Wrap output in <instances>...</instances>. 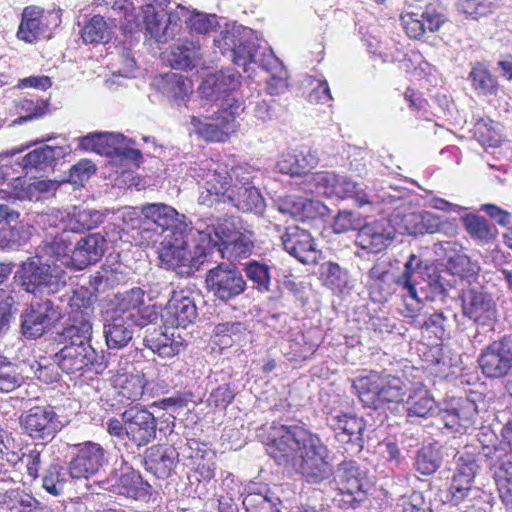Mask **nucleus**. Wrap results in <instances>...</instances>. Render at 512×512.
Segmentation results:
<instances>
[{"mask_svg":"<svg viewBox=\"0 0 512 512\" xmlns=\"http://www.w3.org/2000/svg\"><path fill=\"white\" fill-rule=\"evenodd\" d=\"M337 180V174L331 171H318L311 173L305 179L308 190L313 193L323 194L328 197L333 196L334 186Z\"/></svg>","mask_w":512,"mask_h":512,"instance_id":"nucleus-57","label":"nucleus"},{"mask_svg":"<svg viewBox=\"0 0 512 512\" xmlns=\"http://www.w3.org/2000/svg\"><path fill=\"white\" fill-rule=\"evenodd\" d=\"M476 462L471 454L460 455L457 458V473L450 485V504L457 505L467 496L475 475Z\"/></svg>","mask_w":512,"mask_h":512,"instance_id":"nucleus-31","label":"nucleus"},{"mask_svg":"<svg viewBox=\"0 0 512 512\" xmlns=\"http://www.w3.org/2000/svg\"><path fill=\"white\" fill-rule=\"evenodd\" d=\"M205 285L208 293L224 303L236 299L247 289L242 271L231 262H222L208 270Z\"/></svg>","mask_w":512,"mask_h":512,"instance_id":"nucleus-10","label":"nucleus"},{"mask_svg":"<svg viewBox=\"0 0 512 512\" xmlns=\"http://www.w3.org/2000/svg\"><path fill=\"white\" fill-rule=\"evenodd\" d=\"M252 67L253 70H250L251 75L256 67L263 69L271 75L269 80H267V91L270 95H279L285 92L288 86L287 71L271 49L265 48L262 55L258 58V63L253 64Z\"/></svg>","mask_w":512,"mask_h":512,"instance_id":"nucleus-29","label":"nucleus"},{"mask_svg":"<svg viewBox=\"0 0 512 512\" xmlns=\"http://www.w3.org/2000/svg\"><path fill=\"white\" fill-rule=\"evenodd\" d=\"M441 459L440 453L434 445L423 446L416 455V470L423 475L432 474L439 467Z\"/></svg>","mask_w":512,"mask_h":512,"instance_id":"nucleus-60","label":"nucleus"},{"mask_svg":"<svg viewBox=\"0 0 512 512\" xmlns=\"http://www.w3.org/2000/svg\"><path fill=\"white\" fill-rule=\"evenodd\" d=\"M190 124L192 130L207 141L222 142L228 137L216 116L204 118L192 116Z\"/></svg>","mask_w":512,"mask_h":512,"instance_id":"nucleus-50","label":"nucleus"},{"mask_svg":"<svg viewBox=\"0 0 512 512\" xmlns=\"http://www.w3.org/2000/svg\"><path fill=\"white\" fill-rule=\"evenodd\" d=\"M73 244L72 268L82 270L103 257L107 241L100 233H91L80 238L75 235Z\"/></svg>","mask_w":512,"mask_h":512,"instance_id":"nucleus-24","label":"nucleus"},{"mask_svg":"<svg viewBox=\"0 0 512 512\" xmlns=\"http://www.w3.org/2000/svg\"><path fill=\"white\" fill-rule=\"evenodd\" d=\"M370 294L374 301L386 302L400 287L399 276L396 277L392 272L380 264L373 265L369 272Z\"/></svg>","mask_w":512,"mask_h":512,"instance_id":"nucleus-32","label":"nucleus"},{"mask_svg":"<svg viewBox=\"0 0 512 512\" xmlns=\"http://www.w3.org/2000/svg\"><path fill=\"white\" fill-rule=\"evenodd\" d=\"M214 45L222 55H227L235 65L242 67L248 77H251L252 65L258 63V58L266 48L257 43L253 30L246 27L221 32L214 39Z\"/></svg>","mask_w":512,"mask_h":512,"instance_id":"nucleus-7","label":"nucleus"},{"mask_svg":"<svg viewBox=\"0 0 512 512\" xmlns=\"http://www.w3.org/2000/svg\"><path fill=\"white\" fill-rule=\"evenodd\" d=\"M53 361L66 374H83L98 362V353L93 347H62L53 355Z\"/></svg>","mask_w":512,"mask_h":512,"instance_id":"nucleus-22","label":"nucleus"},{"mask_svg":"<svg viewBox=\"0 0 512 512\" xmlns=\"http://www.w3.org/2000/svg\"><path fill=\"white\" fill-rule=\"evenodd\" d=\"M497 6L495 0H458L456 3L457 11L473 20L488 16Z\"/></svg>","mask_w":512,"mask_h":512,"instance_id":"nucleus-56","label":"nucleus"},{"mask_svg":"<svg viewBox=\"0 0 512 512\" xmlns=\"http://www.w3.org/2000/svg\"><path fill=\"white\" fill-rule=\"evenodd\" d=\"M189 9L177 5V7L165 12L161 10L145 11L146 31L157 43L164 44L173 39L181 30L183 17H187Z\"/></svg>","mask_w":512,"mask_h":512,"instance_id":"nucleus-14","label":"nucleus"},{"mask_svg":"<svg viewBox=\"0 0 512 512\" xmlns=\"http://www.w3.org/2000/svg\"><path fill=\"white\" fill-rule=\"evenodd\" d=\"M234 188L226 204H230L238 211L263 215L266 202L260 190L255 186V180L262 175L259 169L250 165H239L233 168Z\"/></svg>","mask_w":512,"mask_h":512,"instance_id":"nucleus-9","label":"nucleus"},{"mask_svg":"<svg viewBox=\"0 0 512 512\" xmlns=\"http://www.w3.org/2000/svg\"><path fill=\"white\" fill-rule=\"evenodd\" d=\"M407 416L412 417H426L435 408V400L425 388H418L413 390L405 402Z\"/></svg>","mask_w":512,"mask_h":512,"instance_id":"nucleus-48","label":"nucleus"},{"mask_svg":"<svg viewBox=\"0 0 512 512\" xmlns=\"http://www.w3.org/2000/svg\"><path fill=\"white\" fill-rule=\"evenodd\" d=\"M211 236L201 226L195 230L173 232L161 242L159 259L166 269L181 277L190 276L209 255Z\"/></svg>","mask_w":512,"mask_h":512,"instance_id":"nucleus-3","label":"nucleus"},{"mask_svg":"<svg viewBox=\"0 0 512 512\" xmlns=\"http://www.w3.org/2000/svg\"><path fill=\"white\" fill-rule=\"evenodd\" d=\"M62 310L50 298L32 301L20 315L21 333L26 339L42 337L61 319Z\"/></svg>","mask_w":512,"mask_h":512,"instance_id":"nucleus-11","label":"nucleus"},{"mask_svg":"<svg viewBox=\"0 0 512 512\" xmlns=\"http://www.w3.org/2000/svg\"><path fill=\"white\" fill-rule=\"evenodd\" d=\"M72 478L71 467L60 464H52L46 470L42 486L51 495L58 496L63 493L64 487Z\"/></svg>","mask_w":512,"mask_h":512,"instance_id":"nucleus-49","label":"nucleus"},{"mask_svg":"<svg viewBox=\"0 0 512 512\" xmlns=\"http://www.w3.org/2000/svg\"><path fill=\"white\" fill-rule=\"evenodd\" d=\"M145 347L152 350L162 358H171L178 355L183 349L181 338L175 339L167 333L156 328H147L143 338Z\"/></svg>","mask_w":512,"mask_h":512,"instance_id":"nucleus-39","label":"nucleus"},{"mask_svg":"<svg viewBox=\"0 0 512 512\" xmlns=\"http://www.w3.org/2000/svg\"><path fill=\"white\" fill-rule=\"evenodd\" d=\"M45 32L42 22V10L36 7H26L17 31V37L26 43L35 42Z\"/></svg>","mask_w":512,"mask_h":512,"instance_id":"nucleus-42","label":"nucleus"},{"mask_svg":"<svg viewBox=\"0 0 512 512\" xmlns=\"http://www.w3.org/2000/svg\"><path fill=\"white\" fill-rule=\"evenodd\" d=\"M245 107L242 101L235 98V96L228 95L227 99L223 101L221 107L216 115L221 126L227 135L234 133L239 123L237 118L244 112Z\"/></svg>","mask_w":512,"mask_h":512,"instance_id":"nucleus-47","label":"nucleus"},{"mask_svg":"<svg viewBox=\"0 0 512 512\" xmlns=\"http://www.w3.org/2000/svg\"><path fill=\"white\" fill-rule=\"evenodd\" d=\"M121 417L126 425L127 438L138 447L146 446L156 438V418L146 407L131 406Z\"/></svg>","mask_w":512,"mask_h":512,"instance_id":"nucleus-17","label":"nucleus"},{"mask_svg":"<svg viewBox=\"0 0 512 512\" xmlns=\"http://www.w3.org/2000/svg\"><path fill=\"white\" fill-rule=\"evenodd\" d=\"M18 366L5 358L0 357V392L9 393L20 387L23 383Z\"/></svg>","mask_w":512,"mask_h":512,"instance_id":"nucleus-58","label":"nucleus"},{"mask_svg":"<svg viewBox=\"0 0 512 512\" xmlns=\"http://www.w3.org/2000/svg\"><path fill=\"white\" fill-rule=\"evenodd\" d=\"M48 106V101L43 99L37 100L36 102L30 99L21 100L19 107L21 110L25 111L27 115L15 119L14 124H23L27 121L43 117L48 112Z\"/></svg>","mask_w":512,"mask_h":512,"instance_id":"nucleus-63","label":"nucleus"},{"mask_svg":"<svg viewBox=\"0 0 512 512\" xmlns=\"http://www.w3.org/2000/svg\"><path fill=\"white\" fill-rule=\"evenodd\" d=\"M333 196L340 199L351 198L358 207L372 202L371 196L365 191L363 184L356 183L345 176L337 175Z\"/></svg>","mask_w":512,"mask_h":512,"instance_id":"nucleus-46","label":"nucleus"},{"mask_svg":"<svg viewBox=\"0 0 512 512\" xmlns=\"http://www.w3.org/2000/svg\"><path fill=\"white\" fill-rule=\"evenodd\" d=\"M399 281L401 289L406 291L407 296L419 303L418 289H424L422 284L426 283V277L422 261L415 254H411L407 259Z\"/></svg>","mask_w":512,"mask_h":512,"instance_id":"nucleus-37","label":"nucleus"},{"mask_svg":"<svg viewBox=\"0 0 512 512\" xmlns=\"http://www.w3.org/2000/svg\"><path fill=\"white\" fill-rule=\"evenodd\" d=\"M479 269L477 263L472 262L466 254L456 251L450 254V275L458 276L461 281L470 284L476 279Z\"/></svg>","mask_w":512,"mask_h":512,"instance_id":"nucleus-54","label":"nucleus"},{"mask_svg":"<svg viewBox=\"0 0 512 512\" xmlns=\"http://www.w3.org/2000/svg\"><path fill=\"white\" fill-rule=\"evenodd\" d=\"M201 46L198 41H184L171 47L167 61L174 69L191 70L201 60Z\"/></svg>","mask_w":512,"mask_h":512,"instance_id":"nucleus-40","label":"nucleus"},{"mask_svg":"<svg viewBox=\"0 0 512 512\" xmlns=\"http://www.w3.org/2000/svg\"><path fill=\"white\" fill-rule=\"evenodd\" d=\"M421 215L420 212L400 213L393 215L391 222L394 230L401 234L421 235Z\"/></svg>","mask_w":512,"mask_h":512,"instance_id":"nucleus-61","label":"nucleus"},{"mask_svg":"<svg viewBox=\"0 0 512 512\" xmlns=\"http://www.w3.org/2000/svg\"><path fill=\"white\" fill-rule=\"evenodd\" d=\"M116 382L117 395L121 403L142 399L146 386L144 376L139 374L122 375L117 378Z\"/></svg>","mask_w":512,"mask_h":512,"instance_id":"nucleus-43","label":"nucleus"},{"mask_svg":"<svg viewBox=\"0 0 512 512\" xmlns=\"http://www.w3.org/2000/svg\"><path fill=\"white\" fill-rule=\"evenodd\" d=\"M243 270L258 292L267 293L270 291L272 276L271 267L267 263L251 260L244 265Z\"/></svg>","mask_w":512,"mask_h":512,"instance_id":"nucleus-52","label":"nucleus"},{"mask_svg":"<svg viewBox=\"0 0 512 512\" xmlns=\"http://www.w3.org/2000/svg\"><path fill=\"white\" fill-rule=\"evenodd\" d=\"M283 249L303 264L317 261L318 251L311 233L297 225L285 228L281 235Z\"/></svg>","mask_w":512,"mask_h":512,"instance_id":"nucleus-20","label":"nucleus"},{"mask_svg":"<svg viewBox=\"0 0 512 512\" xmlns=\"http://www.w3.org/2000/svg\"><path fill=\"white\" fill-rule=\"evenodd\" d=\"M187 174L196 180L201 191L199 204L217 207L226 204L234 188L233 169L229 172L213 159H203L192 163Z\"/></svg>","mask_w":512,"mask_h":512,"instance_id":"nucleus-5","label":"nucleus"},{"mask_svg":"<svg viewBox=\"0 0 512 512\" xmlns=\"http://www.w3.org/2000/svg\"><path fill=\"white\" fill-rule=\"evenodd\" d=\"M179 461V453L169 445H153L144 453V466L147 471L159 479L172 475Z\"/></svg>","mask_w":512,"mask_h":512,"instance_id":"nucleus-26","label":"nucleus"},{"mask_svg":"<svg viewBox=\"0 0 512 512\" xmlns=\"http://www.w3.org/2000/svg\"><path fill=\"white\" fill-rule=\"evenodd\" d=\"M190 32L196 34H208L218 26V17L215 14L190 11L187 17H183Z\"/></svg>","mask_w":512,"mask_h":512,"instance_id":"nucleus-59","label":"nucleus"},{"mask_svg":"<svg viewBox=\"0 0 512 512\" xmlns=\"http://www.w3.org/2000/svg\"><path fill=\"white\" fill-rule=\"evenodd\" d=\"M394 232L384 219L363 223L356 236V244L370 253H379L393 240Z\"/></svg>","mask_w":512,"mask_h":512,"instance_id":"nucleus-25","label":"nucleus"},{"mask_svg":"<svg viewBox=\"0 0 512 512\" xmlns=\"http://www.w3.org/2000/svg\"><path fill=\"white\" fill-rule=\"evenodd\" d=\"M68 153V147L43 145L28 152L22 158L21 165L26 174L34 170L45 171L52 168L56 160L63 158Z\"/></svg>","mask_w":512,"mask_h":512,"instance_id":"nucleus-34","label":"nucleus"},{"mask_svg":"<svg viewBox=\"0 0 512 512\" xmlns=\"http://www.w3.org/2000/svg\"><path fill=\"white\" fill-rule=\"evenodd\" d=\"M474 89L483 95L492 94L496 90V81L485 69L474 68L469 75Z\"/></svg>","mask_w":512,"mask_h":512,"instance_id":"nucleus-64","label":"nucleus"},{"mask_svg":"<svg viewBox=\"0 0 512 512\" xmlns=\"http://www.w3.org/2000/svg\"><path fill=\"white\" fill-rule=\"evenodd\" d=\"M473 136L483 146L499 147L503 140L502 125L490 118H479L474 124Z\"/></svg>","mask_w":512,"mask_h":512,"instance_id":"nucleus-45","label":"nucleus"},{"mask_svg":"<svg viewBox=\"0 0 512 512\" xmlns=\"http://www.w3.org/2000/svg\"><path fill=\"white\" fill-rule=\"evenodd\" d=\"M446 21L445 15L438 12L433 5H428L421 14L406 12L401 16V23L407 35L420 39L426 32L438 30Z\"/></svg>","mask_w":512,"mask_h":512,"instance_id":"nucleus-27","label":"nucleus"},{"mask_svg":"<svg viewBox=\"0 0 512 512\" xmlns=\"http://www.w3.org/2000/svg\"><path fill=\"white\" fill-rule=\"evenodd\" d=\"M81 37L87 44L105 43L111 37V29L103 16L95 15L83 26Z\"/></svg>","mask_w":512,"mask_h":512,"instance_id":"nucleus-53","label":"nucleus"},{"mask_svg":"<svg viewBox=\"0 0 512 512\" xmlns=\"http://www.w3.org/2000/svg\"><path fill=\"white\" fill-rule=\"evenodd\" d=\"M482 373L487 378H502L512 369V339L504 336L490 343L478 358Z\"/></svg>","mask_w":512,"mask_h":512,"instance_id":"nucleus-15","label":"nucleus"},{"mask_svg":"<svg viewBox=\"0 0 512 512\" xmlns=\"http://www.w3.org/2000/svg\"><path fill=\"white\" fill-rule=\"evenodd\" d=\"M154 85L177 105L185 103L192 93V82L187 77L175 72L155 78Z\"/></svg>","mask_w":512,"mask_h":512,"instance_id":"nucleus-35","label":"nucleus"},{"mask_svg":"<svg viewBox=\"0 0 512 512\" xmlns=\"http://www.w3.org/2000/svg\"><path fill=\"white\" fill-rule=\"evenodd\" d=\"M108 210H97L88 207H74L72 212L67 213V222L64 224L74 235L92 230L100 226Z\"/></svg>","mask_w":512,"mask_h":512,"instance_id":"nucleus-38","label":"nucleus"},{"mask_svg":"<svg viewBox=\"0 0 512 512\" xmlns=\"http://www.w3.org/2000/svg\"><path fill=\"white\" fill-rule=\"evenodd\" d=\"M20 286L35 297H46L62 292L67 287L68 274L57 263H50L44 255L36 254L24 261L17 271Z\"/></svg>","mask_w":512,"mask_h":512,"instance_id":"nucleus-4","label":"nucleus"},{"mask_svg":"<svg viewBox=\"0 0 512 512\" xmlns=\"http://www.w3.org/2000/svg\"><path fill=\"white\" fill-rule=\"evenodd\" d=\"M463 314L481 325H491L497 317L496 304L491 295L469 290L454 300Z\"/></svg>","mask_w":512,"mask_h":512,"instance_id":"nucleus-19","label":"nucleus"},{"mask_svg":"<svg viewBox=\"0 0 512 512\" xmlns=\"http://www.w3.org/2000/svg\"><path fill=\"white\" fill-rule=\"evenodd\" d=\"M353 388L364 406L380 409L387 403L402 401L405 384L399 377L371 371L356 378Z\"/></svg>","mask_w":512,"mask_h":512,"instance_id":"nucleus-6","label":"nucleus"},{"mask_svg":"<svg viewBox=\"0 0 512 512\" xmlns=\"http://www.w3.org/2000/svg\"><path fill=\"white\" fill-rule=\"evenodd\" d=\"M198 316L197 306L193 297L184 291L173 292L161 313L166 327L185 328L192 324Z\"/></svg>","mask_w":512,"mask_h":512,"instance_id":"nucleus-21","label":"nucleus"},{"mask_svg":"<svg viewBox=\"0 0 512 512\" xmlns=\"http://www.w3.org/2000/svg\"><path fill=\"white\" fill-rule=\"evenodd\" d=\"M123 135L113 132H93L79 138V146L87 151H93L100 155L112 157L115 145L120 143Z\"/></svg>","mask_w":512,"mask_h":512,"instance_id":"nucleus-41","label":"nucleus"},{"mask_svg":"<svg viewBox=\"0 0 512 512\" xmlns=\"http://www.w3.org/2000/svg\"><path fill=\"white\" fill-rule=\"evenodd\" d=\"M426 284L434 297H445L448 266L444 262L425 265Z\"/></svg>","mask_w":512,"mask_h":512,"instance_id":"nucleus-55","label":"nucleus"},{"mask_svg":"<svg viewBox=\"0 0 512 512\" xmlns=\"http://www.w3.org/2000/svg\"><path fill=\"white\" fill-rule=\"evenodd\" d=\"M23 432L36 440L52 439L63 428L59 415L51 406H34L19 418Z\"/></svg>","mask_w":512,"mask_h":512,"instance_id":"nucleus-12","label":"nucleus"},{"mask_svg":"<svg viewBox=\"0 0 512 512\" xmlns=\"http://www.w3.org/2000/svg\"><path fill=\"white\" fill-rule=\"evenodd\" d=\"M74 306L75 304H70L71 311L68 314V322L61 331L56 333L55 341L63 347H92V309L79 306L75 309Z\"/></svg>","mask_w":512,"mask_h":512,"instance_id":"nucleus-13","label":"nucleus"},{"mask_svg":"<svg viewBox=\"0 0 512 512\" xmlns=\"http://www.w3.org/2000/svg\"><path fill=\"white\" fill-rule=\"evenodd\" d=\"M461 220L465 230L473 240L479 243H488L496 238L497 229L485 217L467 214Z\"/></svg>","mask_w":512,"mask_h":512,"instance_id":"nucleus-44","label":"nucleus"},{"mask_svg":"<svg viewBox=\"0 0 512 512\" xmlns=\"http://www.w3.org/2000/svg\"><path fill=\"white\" fill-rule=\"evenodd\" d=\"M141 214L146 218L147 227L144 229L150 233L154 226L162 234L165 231L173 232L188 231L192 228L186 223V217L177 212L172 206L164 203H146L141 206Z\"/></svg>","mask_w":512,"mask_h":512,"instance_id":"nucleus-18","label":"nucleus"},{"mask_svg":"<svg viewBox=\"0 0 512 512\" xmlns=\"http://www.w3.org/2000/svg\"><path fill=\"white\" fill-rule=\"evenodd\" d=\"M144 291L135 287L125 292L107 313L103 332L109 349H122L132 340L135 327L144 328L158 319L155 305L145 304Z\"/></svg>","mask_w":512,"mask_h":512,"instance_id":"nucleus-2","label":"nucleus"},{"mask_svg":"<svg viewBox=\"0 0 512 512\" xmlns=\"http://www.w3.org/2000/svg\"><path fill=\"white\" fill-rule=\"evenodd\" d=\"M266 451L279 465L290 464L310 484H320L333 475L328 447L303 426L271 427Z\"/></svg>","mask_w":512,"mask_h":512,"instance_id":"nucleus-1","label":"nucleus"},{"mask_svg":"<svg viewBox=\"0 0 512 512\" xmlns=\"http://www.w3.org/2000/svg\"><path fill=\"white\" fill-rule=\"evenodd\" d=\"M365 219L355 211L342 210L335 216L332 228L337 234L347 233L349 231L360 230Z\"/></svg>","mask_w":512,"mask_h":512,"instance_id":"nucleus-62","label":"nucleus"},{"mask_svg":"<svg viewBox=\"0 0 512 512\" xmlns=\"http://www.w3.org/2000/svg\"><path fill=\"white\" fill-rule=\"evenodd\" d=\"M320 275L324 285L333 291L342 292L349 287V273L338 263L327 261L320 266Z\"/></svg>","mask_w":512,"mask_h":512,"instance_id":"nucleus-51","label":"nucleus"},{"mask_svg":"<svg viewBox=\"0 0 512 512\" xmlns=\"http://www.w3.org/2000/svg\"><path fill=\"white\" fill-rule=\"evenodd\" d=\"M278 210L301 221L314 220L328 213L327 206L321 201L294 196H287L280 200Z\"/></svg>","mask_w":512,"mask_h":512,"instance_id":"nucleus-28","label":"nucleus"},{"mask_svg":"<svg viewBox=\"0 0 512 512\" xmlns=\"http://www.w3.org/2000/svg\"><path fill=\"white\" fill-rule=\"evenodd\" d=\"M242 496V504L247 512H280L279 498L266 486L249 485Z\"/></svg>","mask_w":512,"mask_h":512,"instance_id":"nucleus-36","label":"nucleus"},{"mask_svg":"<svg viewBox=\"0 0 512 512\" xmlns=\"http://www.w3.org/2000/svg\"><path fill=\"white\" fill-rule=\"evenodd\" d=\"M235 223L226 220L207 224L204 231L211 236L209 254L216 249L222 256L229 260H239L248 257L254 248V233L250 230L239 231L234 227Z\"/></svg>","mask_w":512,"mask_h":512,"instance_id":"nucleus-8","label":"nucleus"},{"mask_svg":"<svg viewBox=\"0 0 512 512\" xmlns=\"http://www.w3.org/2000/svg\"><path fill=\"white\" fill-rule=\"evenodd\" d=\"M239 77L232 70L220 71L208 77L200 86L204 97L218 101L227 99L228 95L234 96L233 91L239 86Z\"/></svg>","mask_w":512,"mask_h":512,"instance_id":"nucleus-33","label":"nucleus"},{"mask_svg":"<svg viewBox=\"0 0 512 512\" xmlns=\"http://www.w3.org/2000/svg\"><path fill=\"white\" fill-rule=\"evenodd\" d=\"M75 235L65 226L57 232L50 241H45L44 245L37 252L53 258V263L59 262L61 266L72 267V250L74 246Z\"/></svg>","mask_w":512,"mask_h":512,"instance_id":"nucleus-30","label":"nucleus"},{"mask_svg":"<svg viewBox=\"0 0 512 512\" xmlns=\"http://www.w3.org/2000/svg\"><path fill=\"white\" fill-rule=\"evenodd\" d=\"M329 421L335 431L336 440L349 446L345 448L347 451L359 453L363 449V432L366 424L362 418L352 414H341L332 416Z\"/></svg>","mask_w":512,"mask_h":512,"instance_id":"nucleus-23","label":"nucleus"},{"mask_svg":"<svg viewBox=\"0 0 512 512\" xmlns=\"http://www.w3.org/2000/svg\"><path fill=\"white\" fill-rule=\"evenodd\" d=\"M74 448L76 453L69 462L73 479H88L108 463L107 453L99 443L85 441Z\"/></svg>","mask_w":512,"mask_h":512,"instance_id":"nucleus-16","label":"nucleus"}]
</instances>
